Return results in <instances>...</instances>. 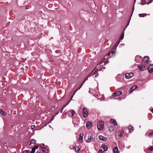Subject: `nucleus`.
<instances>
[{"label":"nucleus","mask_w":153,"mask_h":153,"mask_svg":"<svg viewBox=\"0 0 153 153\" xmlns=\"http://www.w3.org/2000/svg\"><path fill=\"white\" fill-rule=\"evenodd\" d=\"M137 57H139L140 58H141V57L140 56H137Z\"/></svg>","instance_id":"nucleus-49"},{"label":"nucleus","mask_w":153,"mask_h":153,"mask_svg":"<svg viewBox=\"0 0 153 153\" xmlns=\"http://www.w3.org/2000/svg\"><path fill=\"white\" fill-rule=\"evenodd\" d=\"M134 10V8H133V10Z\"/></svg>","instance_id":"nucleus-53"},{"label":"nucleus","mask_w":153,"mask_h":153,"mask_svg":"<svg viewBox=\"0 0 153 153\" xmlns=\"http://www.w3.org/2000/svg\"><path fill=\"white\" fill-rule=\"evenodd\" d=\"M77 120V121L76 123H75L74 122V120L73 121V123L74 124V126H75V125H78L79 124V118H76Z\"/></svg>","instance_id":"nucleus-18"},{"label":"nucleus","mask_w":153,"mask_h":153,"mask_svg":"<svg viewBox=\"0 0 153 153\" xmlns=\"http://www.w3.org/2000/svg\"><path fill=\"white\" fill-rule=\"evenodd\" d=\"M151 112L153 113V108L151 110Z\"/></svg>","instance_id":"nucleus-41"},{"label":"nucleus","mask_w":153,"mask_h":153,"mask_svg":"<svg viewBox=\"0 0 153 153\" xmlns=\"http://www.w3.org/2000/svg\"><path fill=\"white\" fill-rule=\"evenodd\" d=\"M92 126V123L91 122L88 121L86 123V127L88 129H90Z\"/></svg>","instance_id":"nucleus-8"},{"label":"nucleus","mask_w":153,"mask_h":153,"mask_svg":"<svg viewBox=\"0 0 153 153\" xmlns=\"http://www.w3.org/2000/svg\"><path fill=\"white\" fill-rule=\"evenodd\" d=\"M110 123H113L114 126H117V124L116 120L113 119H111L110 120Z\"/></svg>","instance_id":"nucleus-13"},{"label":"nucleus","mask_w":153,"mask_h":153,"mask_svg":"<svg viewBox=\"0 0 153 153\" xmlns=\"http://www.w3.org/2000/svg\"><path fill=\"white\" fill-rule=\"evenodd\" d=\"M79 136H80V137L81 136H82H82H83V134H80L79 135Z\"/></svg>","instance_id":"nucleus-38"},{"label":"nucleus","mask_w":153,"mask_h":153,"mask_svg":"<svg viewBox=\"0 0 153 153\" xmlns=\"http://www.w3.org/2000/svg\"><path fill=\"white\" fill-rule=\"evenodd\" d=\"M110 53H111V52L108 53V55H109L110 54Z\"/></svg>","instance_id":"nucleus-50"},{"label":"nucleus","mask_w":153,"mask_h":153,"mask_svg":"<svg viewBox=\"0 0 153 153\" xmlns=\"http://www.w3.org/2000/svg\"><path fill=\"white\" fill-rule=\"evenodd\" d=\"M36 153H41V152H37Z\"/></svg>","instance_id":"nucleus-51"},{"label":"nucleus","mask_w":153,"mask_h":153,"mask_svg":"<svg viewBox=\"0 0 153 153\" xmlns=\"http://www.w3.org/2000/svg\"><path fill=\"white\" fill-rule=\"evenodd\" d=\"M0 113L1 115L4 116H6L7 114V113H6L1 110H0Z\"/></svg>","instance_id":"nucleus-22"},{"label":"nucleus","mask_w":153,"mask_h":153,"mask_svg":"<svg viewBox=\"0 0 153 153\" xmlns=\"http://www.w3.org/2000/svg\"><path fill=\"white\" fill-rule=\"evenodd\" d=\"M59 113V111H58V112H57L56 113V114L57 115Z\"/></svg>","instance_id":"nucleus-42"},{"label":"nucleus","mask_w":153,"mask_h":153,"mask_svg":"<svg viewBox=\"0 0 153 153\" xmlns=\"http://www.w3.org/2000/svg\"><path fill=\"white\" fill-rule=\"evenodd\" d=\"M153 135V131L151 132L149 134V136L151 137Z\"/></svg>","instance_id":"nucleus-30"},{"label":"nucleus","mask_w":153,"mask_h":153,"mask_svg":"<svg viewBox=\"0 0 153 153\" xmlns=\"http://www.w3.org/2000/svg\"><path fill=\"white\" fill-rule=\"evenodd\" d=\"M85 81H86V80H85L83 81V83H83H83L85 82Z\"/></svg>","instance_id":"nucleus-43"},{"label":"nucleus","mask_w":153,"mask_h":153,"mask_svg":"<svg viewBox=\"0 0 153 153\" xmlns=\"http://www.w3.org/2000/svg\"><path fill=\"white\" fill-rule=\"evenodd\" d=\"M99 139L100 140L103 141H105L107 139L106 137H105L102 135H99Z\"/></svg>","instance_id":"nucleus-10"},{"label":"nucleus","mask_w":153,"mask_h":153,"mask_svg":"<svg viewBox=\"0 0 153 153\" xmlns=\"http://www.w3.org/2000/svg\"><path fill=\"white\" fill-rule=\"evenodd\" d=\"M120 40H118L117 42L116 43L115 45H114V47H116V48H117V46H118L119 44L120 43Z\"/></svg>","instance_id":"nucleus-25"},{"label":"nucleus","mask_w":153,"mask_h":153,"mask_svg":"<svg viewBox=\"0 0 153 153\" xmlns=\"http://www.w3.org/2000/svg\"><path fill=\"white\" fill-rule=\"evenodd\" d=\"M122 131H120V134H119V136L120 137H121L123 136Z\"/></svg>","instance_id":"nucleus-29"},{"label":"nucleus","mask_w":153,"mask_h":153,"mask_svg":"<svg viewBox=\"0 0 153 153\" xmlns=\"http://www.w3.org/2000/svg\"><path fill=\"white\" fill-rule=\"evenodd\" d=\"M134 76V74L132 73H127L126 74L125 77L127 79H129Z\"/></svg>","instance_id":"nucleus-5"},{"label":"nucleus","mask_w":153,"mask_h":153,"mask_svg":"<svg viewBox=\"0 0 153 153\" xmlns=\"http://www.w3.org/2000/svg\"><path fill=\"white\" fill-rule=\"evenodd\" d=\"M118 99H119L120 100L121 99V98L120 97H119Z\"/></svg>","instance_id":"nucleus-46"},{"label":"nucleus","mask_w":153,"mask_h":153,"mask_svg":"<svg viewBox=\"0 0 153 153\" xmlns=\"http://www.w3.org/2000/svg\"><path fill=\"white\" fill-rule=\"evenodd\" d=\"M83 116L85 118L87 117L88 115V112L87 110L85 108H84L82 110Z\"/></svg>","instance_id":"nucleus-3"},{"label":"nucleus","mask_w":153,"mask_h":153,"mask_svg":"<svg viewBox=\"0 0 153 153\" xmlns=\"http://www.w3.org/2000/svg\"><path fill=\"white\" fill-rule=\"evenodd\" d=\"M149 61V57L148 56L144 57L143 59V61L145 63H147Z\"/></svg>","instance_id":"nucleus-15"},{"label":"nucleus","mask_w":153,"mask_h":153,"mask_svg":"<svg viewBox=\"0 0 153 153\" xmlns=\"http://www.w3.org/2000/svg\"><path fill=\"white\" fill-rule=\"evenodd\" d=\"M35 151V150L33 148L32 149L30 153H34Z\"/></svg>","instance_id":"nucleus-31"},{"label":"nucleus","mask_w":153,"mask_h":153,"mask_svg":"<svg viewBox=\"0 0 153 153\" xmlns=\"http://www.w3.org/2000/svg\"><path fill=\"white\" fill-rule=\"evenodd\" d=\"M43 145V146H44V144H43V145Z\"/></svg>","instance_id":"nucleus-54"},{"label":"nucleus","mask_w":153,"mask_h":153,"mask_svg":"<svg viewBox=\"0 0 153 153\" xmlns=\"http://www.w3.org/2000/svg\"><path fill=\"white\" fill-rule=\"evenodd\" d=\"M129 22H130V21H129L127 25L126 26V27H125V28L124 29L123 32V33H122V34H121V35L120 37L119 40H122L123 39L124 36V31L125 30L126 28L127 27V26L128 25L129 23Z\"/></svg>","instance_id":"nucleus-12"},{"label":"nucleus","mask_w":153,"mask_h":153,"mask_svg":"<svg viewBox=\"0 0 153 153\" xmlns=\"http://www.w3.org/2000/svg\"><path fill=\"white\" fill-rule=\"evenodd\" d=\"M98 153H103L102 150V149H99Z\"/></svg>","instance_id":"nucleus-32"},{"label":"nucleus","mask_w":153,"mask_h":153,"mask_svg":"<svg viewBox=\"0 0 153 153\" xmlns=\"http://www.w3.org/2000/svg\"><path fill=\"white\" fill-rule=\"evenodd\" d=\"M113 153H118V149L117 147H114L113 149Z\"/></svg>","instance_id":"nucleus-17"},{"label":"nucleus","mask_w":153,"mask_h":153,"mask_svg":"<svg viewBox=\"0 0 153 153\" xmlns=\"http://www.w3.org/2000/svg\"><path fill=\"white\" fill-rule=\"evenodd\" d=\"M89 92L90 93V90H89Z\"/></svg>","instance_id":"nucleus-52"},{"label":"nucleus","mask_w":153,"mask_h":153,"mask_svg":"<svg viewBox=\"0 0 153 153\" xmlns=\"http://www.w3.org/2000/svg\"><path fill=\"white\" fill-rule=\"evenodd\" d=\"M114 49H116V47H114V46L113 48Z\"/></svg>","instance_id":"nucleus-44"},{"label":"nucleus","mask_w":153,"mask_h":153,"mask_svg":"<svg viewBox=\"0 0 153 153\" xmlns=\"http://www.w3.org/2000/svg\"><path fill=\"white\" fill-rule=\"evenodd\" d=\"M153 0H141L140 4H149L151 3Z\"/></svg>","instance_id":"nucleus-4"},{"label":"nucleus","mask_w":153,"mask_h":153,"mask_svg":"<svg viewBox=\"0 0 153 153\" xmlns=\"http://www.w3.org/2000/svg\"><path fill=\"white\" fill-rule=\"evenodd\" d=\"M76 146H74V149L75 150V151L76 152H79L80 150V149L79 148H78V147H77V148H78L77 149H76Z\"/></svg>","instance_id":"nucleus-26"},{"label":"nucleus","mask_w":153,"mask_h":153,"mask_svg":"<svg viewBox=\"0 0 153 153\" xmlns=\"http://www.w3.org/2000/svg\"><path fill=\"white\" fill-rule=\"evenodd\" d=\"M114 52H115V51H112L111 52L112 53H114Z\"/></svg>","instance_id":"nucleus-39"},{"label":"nucleus","mask_w":153,"mask_h":153,"mask_svg":"<svg viewBox=\"0 0 153 153\" xmlns=\"http://www.w3.org/2000/svg\"><path fill=\"white\" fill-rule=\"evenodd\" d=\"M146 15V13H141L139 14V16L140 17H144Z\"/></svg>","instance_id":"nucleus-24"},{"label":"nucleus","mask_w":153,"mask_h":153,"mask_svg":"<svg viewBox=\"0 0 153 153\" xmlns=\"http://www.w3.org/2000/svg\"><path fill=\"white\" fill-rule=\"evenodd\" d=\"M92 137H93L92 135H91L90 136H88V139L86 140V142L87 143H89L90 142L91 140L92 139Z\"/></svg>","instance_id":"nucleus-19"},{"label":"nucleus","mask_w":153,"mask_h":153,"mask_svg":"<svg viewBox=\"0 0 153 153\" xmlns=\"http://www.w3.org/2000/svg\"><path fill=\"white\" fill-rule=\"evenodd\" d=\"M100 66V69L99 70H98V69H97V70L95 71L93 73H91L90 74V75H92V76H94H94L95 77H97L98 75V72H97V71L98 70V71H101L102 69H105V68L104 67H103V65H97V67L98 68Z\"/></svg>","instance_id":"nucleus-1"},{"label":"nucleus","mask_w":153,"mask_h":153,"mask_svg":"<svg viewBox=\"0 0 153 153\" xmlns=\"http://www.w3.org/2000/svg\"><path fill=\"white\" fill-rule=\"evenodd\" d=\"M148 150L150 151H152L153 150V146H150L148 149Z\"/></svg>","instance_id":"nucleus-27"},{"label":"nucleus","mask_w":153,"mask_h":153,"mask_svg":"<svg viewBox=\"0 0 153 153\" xmlns=\"http://www.w3.org/2000/svg\"><path fill=\"white\" fill-rule=\"evenodd\" d=\"M83 85V83L82 84L80 85V86H79V88L77 89L75 91V93H76V92L79 90L80 89V88H81V87H82V86Z\"/></svg>","instance_id":"nucleus-28"},{"label":"nucleus","mask_w":153,"mask_h":153,"mask_svg":"<svg viewBox=\"0 0 153 153\" xmlns=\"http://www.w3.org/2000/svg\"><path fill=\"white\" fill-rule=\"evenodd\" d=\"M138 67L140 70L143 71L144 69L145 66L143 65H140L138 66Z\"/></svg>","instance_id":"nucleus-16"},{"label":"nucleus","mask_w":153,"mask_h":153,"mask_svg":"<svg viewBox=\"0 0 153 153\" xmlns=\"http://www.w3.org/2000/svg\"><path fill=\"white\" fill-rule=\"evenodd\" d=\"M137 86L136 85H134L131 87L129 90L128 92L129 93H131L133 92Z\"/></svg>","instance_id":"nucleus-11"},{"label":"nucleus","mask_w":153,"mask_h":153,"mask_svg":"<svg viewBox=\"0 0 153 153\" xmlns=\"http://www.w3.org/2000/svg\"><path fill=\"white\" fill-rule=\"evenodd\" d=\"M39 147V146L38 145L34 147L33 148L35 150L36 149H38Z\"/></svg>","instance_id":"nucleus-33"},{"label":"nucleus","mask_w":153,"mask_h":153,"mask_svg":"<svg viewBox=\"0 0 153 153\" xmlns=\"http://www.w3.org/2000/svg\"><path fill=\"white\" fill-rule=\"evenodd\" d=\"M147 69L149 72L152 73L153 71V65H150L148 67Z\"/></svg>","instance_id":"nucleus-7"},{"label":"nucleus","mask_w":153,"mask_h":153,"mask_svg":"<svg viewBox=\"0 0 153 153\" xmlns=\"http://www.w3.org/2000/svg\"><path fill=\"white\" fill-rule=\"evenodd\" d=\"M23 153H29V152L28 150H26L24 151Z\"/></svg>","instance_id":"nucleus-34"},{"label":"nucleus","mask_w":153,"mask_h":153,"mask_svg":"<svg viewBox=\"0 0 153 153\" xmlns=\"http://www.w3.org/2000/svg\"><path fill=\"white\" fill-rule=\"evenodd\" d=\"M30 143L29 145L31 144H35L36 143V140L34 139H31L30 141Z\"/></svg>","instance_id":"nucleus-23"},{"label":"nucleus","mask_w":153,"mask_h":153,"mask_svg":"<svg viewBox=\"0 0 153 153\" xmlns=\"http://www.w3.org/2000/svg\"><path fill=\"white\" fill-rule=\"evenodd\" d=\"M56 115V114H55L54 115H53V117H54H54H55Z\"/></svg>","instance_id":"nucleus-40"},{"label":"nucleus","mask_w":153,"mask_h":153,"mask_svg":"<svg viewBox=\"0 0 153 153\" xmlns=\"http://www.w3.org/2000/svg\"><path fill=\"white\" fill-rule=\"evenodd\" d=\"M66 105H65V106H64L62 108V109L60 110V112L61 113H62V111H63V109H64V108H65V107L66 106Z\"/></svg>","instance_id":"nucleus-35"},{"label":"nucleus","mask_w":153,"mask_h":153,"mask_svg":"<svg viewBox=\"0 0 153 153\" xmlns=\"http://www.w3.org/2000/svg\"><path fill=\"white\" fill-rule=\"evenodd\" d=\"M54 117H53V118L52 119L50 120V121L49 123H47V124H48L49 123H51V121H52L53 120V119H54Z\"/></svg>","instance_id":"nucleus-36"},{"label":"nucleus","mask_w":153,"mask_h":153,"mask_svg":"<svg viewBox=\"0 0 153 153\" xmlns=\"http://www.w3.org/2000/svg\"><path fill=\"white\" fill-rule=\"evenodd\" d=\"M70 111L71 113V117H73L74 116V114H75V111L73 110H70Z\"/></svg>","instance_id":"nucleus-21"},{"label":"nucleus","mask_w":153,"mask_h":153,"mask_svg":"<svg viewBox=\"0 0 153 153\" xmlns=\"http://www.w3.org/2000/svg\"><path fill=\"white\" fill-rule=\"evenodd\" d=\"M88 77H87V78H86L85 80H87V79H88Z\"/></svg>","instance_id":"nucleus-48"},{"label":"nucleus","mask_w":153,"mask_h":153,"mask_svg":"<svg viewBox=\"0 0 153 153\" xmlns=\"http://www.w3.org/2000/svg\"><path fill=\"white\" fill-rule=\"evenodd\" d=\"M104 123L102 121H99L98 122L97 127L98 130L99 131L102 130L104 128Z\"/></svg>","instance_id":"nucleus-2"},{"label":"nucleus","mask_w":153,"mask_h":153,"mask_svg":"<svg viewBox=\"0 0 153 153\" xmlns=\"http://www.w3.org/2000/svg\"><path fill=\"white\" fill-rule=\"evenodd\" d=\"M128 129L129 130V132H131L134 130L133 127L131 126H128Z\"/></svg>","instance_id":"nucleus-20"},{"label":"nucleus","mask_w":153,"mask_h":153,"mask_svg":"<svg viewBox=\"0 0 153 153\" xmlns=\"http://www.w3.org/2000/svg\"><path fill=\"white\" fill-rule=\"evenodd\" d=\"M64 114H65V115H66V112H65V113H64Z\"/></svg>","instance_id":"nucleus-47"},{"label":"nucleus","mask_w":153,"mask_h":153,"mask_svg":"<svg viewBox=\"0 0 153 153\" xmlns=\"http://www.w3.org/2000/svg\"><path fill=\"white\" fill-rule=\"evenodd\" d=\"M75 92H74V93L73 94V95L71 96V99H72V98L73 97V96L75 94Z\"/></svg>","instance_id":"nucleus-37"},{"label":"nucleus","mask_w":153,"mask_h":153,"mask_svg":"<svg viewBox=\"0 0 153 153\" xmlns=\"http://www.w3.org/2000/svg\"><path fill=\"white\" fill-rule=\"evenodd\" d=\"M101 147L104 149V151H106L108 149V147L105 144H102L101 146Z\"/></svg>","instance_id":"nucleus-14"},{"label":"nucleus","mask_w":153,"mask_h":153,"mask_svg":"<svg viewBox=\"0 0 153 153\" xmlns=\"http://www.w3.org/2000/svg\"><path fill=\"white\" fill-rule=\"evenodd\" d=\"M94 70H93V71H94Z\"/></svg>","instance_id":"nucleus-55"},{"label":"nucleus","mask_w":153,"mask_h":153,"mask_svg":"<svg viewBox=\"0 0 153 153\" xmlns=\"http://www.w3.org/2000/svg\"><path fill=\"white\" fill-rule=\"evenodd\" d=\"M114 49H116V47H114V46L113 48Z\"/></svg>","instance_id":"nucleus-45"},{"label":"nucleus","mask_w":153,"mask_h":153,"mask_svg":"<svg viewBox=\"0 0 153 153\" xmlns=\"http://www.w3.org/2000/svg\"><path fill=\"white\" fill-rule=\"evenodd\" d=\"M122 94V92L120 91L116 90L115 92L113 93L112 96L113 97L118 96Z\"/></svg>","instance_id":"nucleus-6"},{"label":"nucleus","mask_w":153,"mask_h":153,"mask_svg":"<svg viewBox=\"0 0 153 153\" xmlns=\"http://www.w3.org/2000/svg\"><path fill=\"white\" fill-rule=\"evenodd\" d=\"M40 147L42 149V151L43 152H45V153H48V150L47 147H43L42 146H41L40 147Z\"/></svg>","instance_id":"nucleus-9"}]
</instances>
